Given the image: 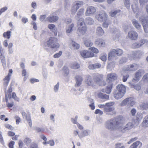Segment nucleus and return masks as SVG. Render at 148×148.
I'll use <instances>...</instances> for the list:
<instances>
[{"label": "nucleus", "instance_id": "f257e3e1", "mask_svg": "<svg viewBox=\"0 0 148 148\" xmlns=\"http://www.w3.org/2000/svg\"><path fill=\"white\" fill-rule=\"evenodd\" d=\"M120 117L114 119H110L107 121L105 123V127L110 131H113L117 130L121 127L122 124L120 120Z\"/></svg>", "mask_w": 148, "mask_h": 148}, {"label": "nucleus", "instance_id": "f03ea898", "mask_svg": "<svg viewBox=\"0 0 148 148\" xmlns=\"http://www.w3.org/2000/svg\"><path fill=\"white\" fill-rule=\"evenodd\" d=\"M77 31L81 34L84 35L85 34L87 30V27L85 25L84 19L81 18L78 20L77 23Z\"/></svg>", "mask_w": 148, "mask_h": 148}, {"label": "nucleus", "instance_id": "7ed1b4c3", "mask_svg": "<svg viewBox=\"0 0 148 148\" xmlns=\"http://www.w3.org/2000/svg\"><path fill=\"white\" fill-rule=\"evenodd\" d=\"M57 39L55 37H51L47 42L48 47L52 48H57L59 47L60 45L57 42Z\"/></svg>", "mask_w": 148, "mask_h": 148}, {"label": "nucleus", "instance_id": "20e7f679", "mask_svg": "<svg viewBox=\"0 0 148 148\" xmlns=\"http://www.w3.org/2000/svg\"><path fill=\"white\" fill-rule=\"evenodd\" d=\"M93 79L94 82L100 86L105 85V82L102 80V77L101 75L98 74H95L93 76Z\"/></svg>", "mask_w": 148, "mask_h": 148}, {"label": "nucleus", "instance_id": "39448f33", "mask_svg": "<svg viewBox=\"0 0 148 148\" xmlns=\"http://www.w3.org/2000/svg\"><path fill=\"white\" fill-rule=\"evenodd\" d=\"M108 15L104 11H102L99 14L96 16V19L100 22L106 20L108 19Z\"/></svg>", "mask_w": 148, "mask_h": 148}, {"label": "nucleus", "instance_id": "423d86ee", "mask_svg": "<svg viewBox=\"0 0 148 148\" xmlns=\"http://www.w3.org/2000/svg\"><path fill=\"white\" fill-rule=\"evenodd\" d=\"M96 12L95 8L92 6L88 7L85 13V15L86 16H92L95 14Z\"/></svg>", "mask_w": 148, "mask_h": 148}, {"label": "nucleus", "instance_id": "0eeeda50", "mask_svg": "<svg viewBox=\"0 0 148 148\" xmlns=\"http://www.w3.org/2000/svg\"><path fill=\"white\" fill-rule=\"evenodd\" d=\"M145 73V71L143 69H140L138 70L135 73L133 80L135 81H139L141 76Z\"/></svg>", "mask_w": 148, "mask_h": 148}, {"label": "nucleus", "instance_id": "6e6552de", "mask_svg": "<svg viewBox=\"0 0 148 148\" xmlns=\"http://www.w3.org/2000/svg\"><path fill=\"white\" fill-rule=\"evenodd\" d=\"M80 54L81 56L84 58L92 57L94 56V54L93 53L87 50L81 51Z\"/></svg>", "mask_w": 148, "mask_h": 148}, {"label": "nucleus", "instance_id": "1a4fd4ad", "mask_svg": "<svg viewBox=\"0 0 148 148\" xmlns=\"http://www.w3.org/2000/svg\"><path fill=\"white\" fill-rule=\"evenodd\" d=\"M12 73V69H10L9 70V73L5 77V78L3 79L4 81L3 85L4 87H7L8 84L9 83L10 79V77L11 76V73Z\"/></svg>", "mask_w": 148, "mask_h": 148}, {"label": "nucleus", "instance_id": "9d476101", "mask_svg": "<svg viewBox=\"0 0 148 148\" xmlns=\"http://www.w3.org/2000/svg\"><path fill=\"white\" fill-rule=\"evenodd\" d=\"M117 75L115 73L108 74L107 76V81L108 83H112L117 78Z\"/></svg>", "mask_w": 148, "mask_h": 148}, {"label": "nucleus", "instance_id": "9b49d317", "mask_svg": "<svg viewBox=\"0 0 148 148\" xmlns=\"http://www.w3.org/2000/svg\"><path fill=\"white\" fill-rule=\"evenodd\" d=\"M117 56L115 49H113L108 55V59L109 60H116L117 58Z\"/></svg>", "mask_w": 148, "mask_h": 148}, {"label": "nucleus", "instance_id": "f8f14e48", "mask_svg": "<svg viewBox=\"0 0 148 148\" xmlns=\"http://www.w3.org/2000/svg\"><path fill=\"white\" fill-rule=\"evenodd\" d=\"M145 42V40H141L138 42H133L132 45V47L133 48H138L142 46Z\"/></svg>", "mask_w": 148, "mask_h": 148}, {"label": "nucleus", "instance_id": "ddd939ff", "mask_svg": "<svg viewBox=\"0 0 148 148\" xmlns=\"http://www.w3.org/2000/svg\"><path fill=\"white\" fill-rule=\"evenodd\" d=\"M138 67V65L135 63L130 64L127 66L125 69L126 71H134L137 70Z\"/></svg>", "mask_w": 148, "mask_h": 148}, {"label": "nucleus", "instance_id": "4468645a", "mask_svg": "<svg viewBox=\"0 0 148 148\" xmlns=\"http://www.w3.org/2000/svg\"><path fill=\"white\" fill-rule=\"evenodd\" d=\"M113 86V84L112 83H108L107 87L106 89L101 90V91L103 92H106L107 94H110L112 91V88Z\"/></svg>", "mask_w": 148, "mask_h": 148}, {"label": "nucleus", "instance_id": "2eb2a0df", "mask_svg": "<svg viewBox=\"0 0 148 148\" xmlns=\"http://www.w3.org/2000/svg\"><path fill=\"white\" fill-rule=\"evenodd\" d=\"M90 133V131L88 129H86L82 131L81 133L78 134V137L80 139L89 136Z\"/></svg>", "mask_w": 148, "mask_h": 148}, {"label": "nucleus", "instance_id": "dca6fc26", "mask_svg": "<svg viewBox=\"0 0 148 148\" xmlns=\"http://www.w3.org/2000/svg\"><path fill=\"white\" fill-rule=\"evenodd\" d=\"M128 36L130 39L136 40L138 38V35L136 32L131 31L128 33Z\"/></svg>", "mask_w": 148, "mask_h": 148}, {"label": "nucleus", "instance_id": "f3484780", "mask_svg": "<svg viewBox=\"0 0 148 148\" xmlns=\"http://www.w3.org/2000/svg\"><path fill=\"white\" fill-rule=\"evenodd\" d=\"M76 84L75 85V87H78L80 86L82 84L83 81L82 77L79 75H76L75 77Z\"/></svg>", "mask_w": 148, "mask_h": 148}, {"label": "nucleus", "instance_id": "a211bd4d", "mask_svg": "<svg viewBox=\"0 0 148 148\" xmlns=\"http://www.w3.org/2000/svg\"><path fill=\"white\" fill-rule=\"evenodd\" d=\"M117 91L125 94L126 88L125 86L122 84H119L116 87Z\"/></svg>", "mask_w": 148, "mask_h": 148}, {"label": "nucleus", "instance_id": "6ab92c4d", "mask_svg": "<svg viewBox=\"0 0 148 148\" xmlns=\"http://www.w3.org/2000/svg\"><path fill=\"white\" fill-rule=\"evenodd\" d=\"M86 83L88 86H92L94 84V81L92 77L89 75H88L86 77Z\"/></svg>", "mask_w": 148, "mask_h": 148}, {"label": "nucleus", "instance_id": "aec40b11", "mask_svg": "<svg viewBox=\"0 0 148 148\" xmlns=\"http://www.w3.org/2000/svg\"><path fill=\"white\" fill-rule=\"evenodd\" d=\"M95 45L99 47H104L105 45L104 40L101 38H98L95 41Z\"/></svg>", "mask_w": 148, "mask_h": 148}, {"label": "nucleus", "instance_id": "412c9836", "mask_svg": "<svg viewBox=\"0 0 148 148\" xmlns=\"http://www.w3.org/2000/svg\"><path fill=\"white\" fill-rule=\"evenodd\" d=\"M59 18L56 16H49L47 17V21L50 23H54L58 21Z\"/></svg>", "mask_w": 148, "mask_h": 148}, {"label": "nucleus", "instance_id": "4be33fe9", "mask_svg": "<svg viewBox=\"0 0 148 148\" xmlns=\"http://www.w3.org/2000/svg\"><path fill=\"white\" fill-rule=\"evenodd\" d=\"M119 120H120V121H121V123L122 124V125L119 127V128H118L117 129L120 130L122 132L124 133L126 132L128 130V129H127V127L125 126L123 127V122L122 120V119L121 118H119Z\"/></svg>", "mask_w": 148, "mask_h": 148}, {"label": "nucleus", "instance_id": "5701e85b", "mask_svg": "<svg viewBox=\"0 0 148 148\" xmlns=\"http://www.w3.org/2000/svg\"><path fill=\"white\" fill-rule=\"evenodd\" d=\"M96 33L99 36H102L104 34L105 32L101 27H98L97 28Z\"/></svg>", "mask_w": 148, "mask_h": 148}, {"label": "nucleus", "instance_id": "b1692460", "mask_svg": "<svg viewBox=\"0 0 148 148\" xmlns=\"http://www.w3.org/2000/svg\"><path fill=\"white\" fill-rule=\"evenodd\" d=\"M125 94L122 92H119L117 91L114 93V97L117 99H119L122 98L124 95Z\"/></svg>", "mask_w": 148, "mask_h": 148}, {"label": "nucleus", "instance_id": "393cba45", "mask_svg": "<svg viewBox=\"0 0 148 148\" xmlns=\"http://www.w3.org/2000/svg\"><path fill=\"white\" fill-rule=\"evenodd\" d=\"M83 2L82 1H78L74 3L73 7L75 8V9L74 10L75 13L76 12L77 10L83 4Z\"/></svg>", "mask_w": 148, "mask_h": 148}, {"label": "nucleus", "instance_id": "a878e982", "mask_svg": "<svg viewBox=\"0 0 148 148\" xmlns=\"http://www.w3.org/2000/svg\"><path fill=\"white\" fill-rule=\"evenodd\" d=\"M101 65L99 63H96L95 64H90L88 66V68L90 69L93 70L96 69H98L100 68Z\"/></svg>", "mask_w": 148, "mask_h": 148}, {"label": "nucleus", "instance_id": "bb28decb", "mask_svg": "<svg viewBox=\"0 0 148 148\" xmlns=\"http://www.w3.org/2000/svg\"><path fill=\"white\" fill-rule=\"evenodd\" d=\"M74 25L72 23L70 25H67L66 26V30L67 33H69L73 31V28L74 27Z\"/></svg>", "mask_w": 148, "mask_h": 148}, {"label": "nucleus", "instance_id": "cd10ccee", "mask_svg": "<svg viewBox=\"0 0 148 148\" xmlns=\"http://www.w3.org/2000/svg\"><path fill=\"white\" fill-rule=\"evenodd\" d=\"M132 99V98L130 97L129 98H127L123 100L120 104V106H125L127 103H130V100Z\"/></svg>", "mask_w": 148, "mask_h": 148}, {"label": "nucleus", "instance_id": "c85d7f7f", "mask_svg": "<svg viewBox=\"0 0 148 148\" xmlns=\"http://www.w3.org/2000/svg\"><path fill=\"white\" fill-rule=\"evenodd\" d=\"M98 97L101 99L106 100H108L109 99V96L108 95L101 92L99 93L98 94Z\"/></svg>", "mask_w": 148, "mask_h": 148}, {"label": "nucleus", "instance_id": "c756f323", "mask_svg": "<svg viewBox=\"0 0 148 148\" xmlns=\"http://www.w3.org/2000/svg\"><path fill=\"white\" fill-rule=\"evenodd\" d=\"M80 67V65L79 64L76 62H74L71 64V67L73 69H79Z\"/></svg>", "mask_w": 148, "mask_h": 148}, {"label": "nucleus", "instance_id": "7c9ffc66", "mask_svg": "<svg viewBox=\"0 0 148 148\" xmlns=\"http://www.w3.org/2000/svg\"><path fill=\"white\" fill-rule=\"evenodd\" d=\"M142 124L144 127H148V115L146 116L144 118Z\"/></svg>", "mask_w": 148, "mask_h": 148}, {"label": "nucleus", "instance_id": "2f4dec72", "mask_svg": "<svg viewBox=\"0 0 148 148\" xmlns=\"http://www.w3.org/2000/svg\"><path fill=\"white\" fill-rule=\"evenodd\" d=\"M114 108L110 107H107L106 106L104 108V111L106 112L107 114H109V113L112 112L114 110Z\"/></svg>", "mask_w": 148, "mask_h": 148}, {"label": "nucleus", "instance_id": "473e14b6", "mask_svg": "<svg viewBox=\"0 0 148 148\" xmlns=\"http://www.w3.org/2000/svg\"><path fill=\"white\" fill-rule=\"evenodd\" d=\"M62 71L64 73V75L67 76L69 73V70L68 67L65 66H64L62 68Z\"/></svg>", "mask_w": 148, "mask_h": 148}, {"label": "nucleus", "instance_id": "72a5a7b5", "mask_svg": "<svg viewBox=\"0 0 148 148\" xmlns=\"http://www.w3.org/2000/svg\"><path fill=\"white\" fill-rule=\"evenodd\" d=\"M85 22L88 24L91 25L93 24L94 22V20L90 17H87L86 18Z\"/></svg>", "mask_w": 148, "mask_h": 148}, {"label": "nucleus", "instance_id": "f704fd0d", "mask_svg": "<svg viewBox=\"0 0 148 148\" xmlns=\"http://www.w3.org/2000/svg\"><path fill=\"white\" fill-rule=\"evenodd\" d=\"M140 145L139 147L142 145V143L139 141H137L134 143L129 148H136Z\"/></svg>", "mask_w": 148, "mask_h": 148}, {"label": "nucleus", "instance_id": "c9c22d12", "mask_svg": "<svg viewBox=\"0 0 148 148\" xmlns=\"http://www.w3.org/2000/svg\"><path fill=\"white\" fill-rule=\"evenodd\" d=\"M132 23L134 26L137 29H139L140 28L141 26L136 20L135 19L133 20Z\"/></svg>", "mask_w": 148, "mask_h": 148}, {"label": "nucleus", "instance_id": "e433bc0d", "mask_svg": "<svg viewBox=\"0 0 148 148\" xmlns=\"http://www.w3.org/2000/svg\"><path fill=\"white\" fill-rule=\"evenodd\" d=\"M121 10H118L114 11H111L110 12V15L112 17H114L116 15H118L120 13Z\"/></svg>", "mask_w": 148, "mask_h": 148}, {"label": "nucleus", "instance_id": "4c0bfd02", "mask_svg": "<svg viewBox=\"0 0 148 148\" xmlns=\"http://www.w3.org/2000/svg\"><path fill=\"white\" fill-rule=\"evenodd\" d=\"M11 33L10 31H8L3 33V36L4 38L9 39L10 38Z\"/></svg>", "mask_w": 148, "mask_h": 148}, {"label": "nucleus", "instance_id": "58836bf2", "mask_svg": "<svg viewBox=\"0 0 148 148\" xmlns=\"http://www.w3.org/2000/svg\"><path fill=\"white\" fill-rule=\"evenodd\" d=\"M71 44L72 46V48L74 49H77L79 47V45L74 41H72Z\"/></svg>", "mask_w": 148, "mask_h": 148}, {"label": "nucleus", "instance_id": "ea45409f", "mask_svg": "<svg viewBox=\"0 0 148 148\" xmlns=\"http://www.w3.org/2000/svg\"><path fill=\"white\" fill-rule=\"evenodd\" d=\"M84 44L87 47H91L93 44L92 43V42L89 39L86 40L84 42Z\"/></svg>", "mask_w": 148, "mask_h": 148}, {"label": "nucleus", "instance_id": "a19ab883", "mask_svg": "<svg viewBox=\"0 0 148 148\" xmlns=\"http://www.w3.org/2000/svg\"><path fill=\"white\" fill-rule=\"evenodd\" d=\"M104 22L102 24V26L105 28H107L109 25V24L110 23V21L107 19L106 20L104 21Z\"/></svg>", "mask_w": 148, "mask_h": 148}, {"label": "nucleus", "instance_id": "79ce46f5", "mask_svg": "<svg viewBox=\"0 0 148 148\" xmlns=\"http://www.w3.org/2000/svg\"><path fill=\"white\" fill-rule=\"evenodd\" d=\"M114 148H125V147L123 143H118L114 145Z\"/></svg>", "mask_w": 148, "mask_h": 148}, {"label": "nucleus", "instance_id": "37998d69", "mask_svg": "<svg viewBox=\"0 0 148 148\" xmlns=\"http://www.w3.org/2000/svg\"><path fill=\"white\" fill-rule=\"evenodd\" d=\"M143 117V114L141 113L138 112L136 116V120L137 121H139L141 120Z\"/></svg>", "mask_w": 148, "mask_h": 148}, {"label": "nucleus", "instance_id": "c03bdc74", "mask_svg": "<svg viewBox=\"0 0 148 148\" xmlns=\"http://www.w3.org/2000/svg\"><path fill=\"white\" fill-rule=\"evenodd\" d=\"M115 50L118 56H121L123 53V50L120 49L118 48L115 49Z\"/></svg>", "mask_w": 148, "mask_h": 148}, {"label": "nucleus", "instance_id": "a18cd8bd", "mask_svg": "<svg viewBox=\"0 0 148 148\" xmlns=\"http://www.w3.org/2000/svg\"><path fill=\"white\" fill-rule=\"evenodd\" d=\"M84 8H81L79 9V11L77 12V16L78 18L82 16L84 12Z\"/></svg>", "mask_w": 148, "mask_h": 148}, {"label": "nucleus", "instance_id": "49530a36", "mask_svg": "<svg viewBox=\"0 0 148 148\" xmlns=\"http://www.w3.org/2000/svg\"><path fill=\"white\" fill-rule=\"evenodd\" d=\"M133 124L132 123L129 122L125 126L127 127L126 128L129 130L133 127Z\"/></svg>", "mask_w": 148, "mask_h": 148}, {"label": "nucleus", "instance_id": "de8ad7c7", "mask_svg": "<svg viewBox=\"0 0 148 148\" xmlns=\"http://www.w3.org/2000/svg\"><path fill=\"white\" fill-rule=\"evenodd\" d=\"M24 142L26 145L28 146L31 143V140L29 138H26L24 139Z\"/></svg>", "mask_w": 148, "mask_h": 148}, {"label": "nucleus", "instance_id": "09e8293b", "mask_svg": "<svg viewBox=\"0 0 148 148\" xmlns=\"http://www.w3.org/2000/svg\"><path fill=\"white\" fill-rule=\"evenodd\" d=\"M36 130L38 133L40 132H44L45 129L42 127H36L35 129Z\"/></svg>", "mask_w": 148, "mask_h": 148}, {"label": "nucleus", "instance_id": "8fccbe9b", "mask_svg": "<svg viewBox=\"0 0 148 148\" xmlns=\"http://www.w3.org/2000/svg\"><path fill=\"white\" fill-rule=\"evenodd\" d=\"M65 8V10H67L70 8V4L68 0H66L65 1L64 3Z\"/></svg>", "mask_w": 148, "mask_h": 148}, {"label": "nucleus", "instance_id": "3c124183", "mask_svg": "<svg viewBox=\"0 0 148 148\" xmlns=\"http://www.w3.org/2000/svg\"><path fill=\"white\" fill-rule=\"evenodd\" d=\"M140 106L142 107V108L144 109H147L148 108V103H143L140 105Z\"/></svg>", "mask_w": 148, "mask_h": 148}, {"label": "nucleus", "instance_id": "603ef678", "mask_svg": "<svg viewBox=\"0 0 148 148\" xmlns=\"http://www.w3.org/2000/svg\"><path fill=\"white\" fill-rule=\"evenodd\" d=\"M100 59L103 61H105L107 59V55L106 54H102L100 56Z\"/></svg>", "mask_w": 148, "mask_h": 148}, {"label": "nucleus", "instance_id": "864d4df0", "mask_svg": "<svg viewBox=\"0 0 148 148\" xmlns=\"http://www.w3.org/2000/svg\"><path fill=\"white\" fill-rule=\"evenodd\" d=\"M130 0H125L124 4L126 7L128 9L130 8Z\"/></svg>", "mask_w": 148, "mask_h": 148}, {"label": "nucleus", "instance_id": "5fc2aeb1", "mask_svg": "<svg viewBox=\"0 0 148 148\" xmlns=\"http://www.w3.org/2000/svg\"><path fill=\"white\" fill-rule=\"evenodd\" d=\"M89 49H90L91 51L95 53H97L99 52L98 50L96 48L92 47L89 48Z\"/></svg>", "mask_w": 148, "mask_h": 148}, {"label": "nucleus", "instance_id": "6e6d98bb", "mask_svg": "<svg viewBox=\"0 0 148 148\" xmlns=\"http://www.w3.org/2000/svg\"><path fill=\"white\" fill-rule=\"evenodd\" d=\"M127 59L125 57H123L119 61V64H122L125 63L127 61Z\"/></svg>", "mask_w": 148, "mask_h": 148}, {"label": "nucleus", "instance_id": "4d7b16f0", "mask_svg": "<svg viewBox=\"0 0 148 148\" xmlns=\"http://www.w3.org/2000/svg\"><path fill=\"white\" fill-rule=\"evenodd\" d=\"M55 25L53 24H51L48 25V27L50 30H55Z\"/></svg>", "mask_w": 148, "mask_h": 148}, {"label": "nucleus", "instance_id": "13d9d810", "mask_svg": "<svg viewBox=\"0 0 148 148\" xmlns=\"http://www.w3.org/2000/svg\"><path fill=\"white\" fill-rule=\"evenodd\" d=\"M142 79L144 82H148V73H146L144 75L142 78Z\"/></svg>", "mask_w": 148, "mask_h": 148}, {"label": "nucleus", "instance_id": "bf43d9fd", "mask_svg": "<svg viewBox=\"0 0 148 148\" xmlns=\"http://www.w3.org/2000/svg\"><path fill=\"white\" fill-rule=\"evenodd\" d=\"M59 82H58L57 84L56 85L54 88V90L55 92H57L59 88Z\"/></svg>", "mask_w": 148, "mask_h": 148}, {"label": "nucleus", "instance_id": "052dcab7", "mask_svg": "<svg viewBox=\"0 0 148 148\" xmlns=\"http://www.w3.org/2000/svg\"><path fill=\"white\" fill-rule=\"evenodd\" d=\"M62 53V52L60 51L58 53L55 54L53 56V57L55 58H59Z\"/></svg>", "mask_w": 148, "mask_h": 148}, {"label": "nucleus", "instance_id": "680f3d73", "mask_svg": "<svg viewBox=\"0 0 148 148\" xmlns=\"http://www.w3.org/2000/svg\"><path fill=\"white\" fill-rule=\"evenodd\" d=\"M12 91V88L11 87L8 90L7 95L8 97L9 98H11V93Z\"/></svg>", "mask_w": 148, "mask_h": 148}, {"label": "nucleus", "instance_id": "e2e57ef3", "mask_svg": "<svg viewBox=\"0 0 148 148\" xmlns=\"http://www.w3.org/2000/svg\"><path fill=\"white\" fill-rule=\"evenodd\" d=\"M133 88H134L136 90H138L140 89V86L138 84H133L132 85Z\"/></svg>", "mask_w": 148, "mask_h": 148}, {"label": "nucleus", "instance_id": "0e129e2a", "mask_svg": "<svg viewBox=\"0 0 148 148\" xmlns=\"http://www.w3.org/2000/svg\"><path fill=\"white\" fill-rule=\"evenodd\" d=\"M39 81V80L37 79L36 78H31L30 79V82L32 84H34L35 82H38Z\"/></svg>", "mask_w": 148, "mask_h": 148}, {"label": "nucleus", "instance_id": "69168bd1", "mask_svg": "<svg viewBox=\"0 0 148 148\" xmlns=\"http://www.w3.org/2000/svg\"><path fill=\"white\" fill-rule=\"evenodd\" d=\"M31 24L33 26V29L34 30H36L37 29V27L35 22L34 21H32Z\"/></svg>", "mask_w": 148, "mask_h": 148}, {"label": "nucleus", "instance_id": "338daca9", "mask_svg": "<svg viewBox=\"0 0 148 148\" xmlns=\"http://www.w3.org/2000/svg\"><path fill=\"white\" fill-rule=\"evenodd\" d=\"M95 113L96 114H99L100 115H102L103 114V112L101 110H100L97 109H96L95 110Z\"/></svg>", "mask_w": 148, "mask_h": 148}, {"label": "nucleus", "instance_id": "774afa93", "mask_svg": "<svg viewBox=\"0 0 148 148\" xmlns=\"http://www.w3.org/2000/svg\"><path fill=\"white\" fill-rule=\"evenodd\" d=\"M15 144V142L13 141H11L9 144V148H13L14 145Z\"/></svg>", "mask_w": 148, "mask_h": 148}]
</instances>
